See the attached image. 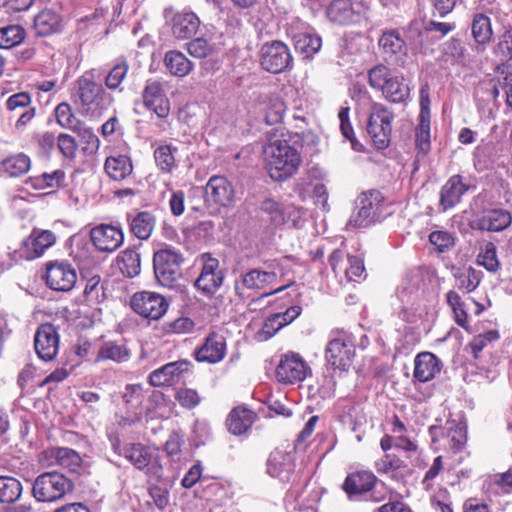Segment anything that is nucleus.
<instances>
[{"instance_id": "1", "label": "nucleus", "mask_w": 512, "mask_h": 512, "mask_svg": "<svg viewBox=\"0 0 512 512\" xmlns=\"http://www.w3.org/2000/svg\"><path fill=\"white\" fill-rule=\"evenodd\" d=\"M269 176L274 181H285L298 171L302 158L287 140L270 141L264 148Z\"/></svg>"}, {"instance_id": "2", "label": "nucleus", "mask_w": 512, "mask_h": 512, "mask_svg": "<svg viewBox=\"0 0 512 512\" xmlns=\"http://www.w3.org/2000/svg\"><path fill=\"white\" fill-rule=\"evenodd\" d=\"M75 102L85 114L95 115L107 110L113 97L95 81L94 70L86 71L75 82Z\"/></svg>"}, {"instance_id": "3", "label": "nucleus", "mask_w": 512, "mask_h": 512, "mask_svg": "<svg viewBox=\"0 0 512 512\" xmlns=\"http://www.w3.org/2000/svg\"><path fill=\"white\" fill-rule=\"evenodd\" d=\"M369 84L382 92L383 97L394 104H406L410 99V87L404 77L392 73L385 65H377L369 70Z\"/></svg>"}, {"instance_id": "4", "label": "nucleus", "mask_w": 512, "mask_h": 512, "mask_svg": "<svg viewBox=\"0 0 512 512\" xmlns=\"http://www.w3.org/2000/svg\"><path fill=\"white\" fill-rule=\"evenodd\" d=\"M393 112L382 103L373 102L367 121V133L377 149L389 146L392 132Z\"/></svg>"}, {"instance_id": "5", "label": "nucleus", "mask_w": 512, "mask_h": 512, "mask_svg": "<svg viewBox=\"0 0 512 512\" xmlns=\"http://www.w3.org/2000/svg\"><path fill=\"white\" fill-rule=\"evenodd\" d=\"M72 482L58 472H45L36 477L32 495L38 502H54L62 499L72 490Z\"/></svg>"}, {"instance_id": "6", "label": "nucleus", "mask_w": 512, "mask_h": 512, "mask_svg": "<svg viewBox=\"0 0 512 512\" xmlns=\"http://www.w3.org/2000/svg\"><path fill=\"white\" fill-rule=\"evenodd\" d=\"M384 208V196L380 191L371 190L361 193L356 200V211L351 215L348 225L361 228L379 220Z\"/></svg>"}, {"instance_id": "7", "label": "nucleus", "mask_w": 512, "mask_h": 512, "mask_svg": "<svg viewBox=\"0 0 512 512\" xmlns=\"http://www.w3.org/2000/svg\"><path fill=\"white\" fill-rule=\"evenodd\" d=\"M182 254L172 248H164L154 253V274L160 285L172 288L180 279Z\"/></svg>"}, {"instance_id": "8", "label": "nucleus", "mask_w": 512, "mask_h": 512, "mask_svg": "<svg viewBox=\"0 0 512 512\" xmlns=\"http://www.w3.org/2000/svg\"><path fill=\"white\" fill-rule=\"evenodd\" d=\"M261 67L274 74L292 67L293 58L288 46L279 40L265 42L259 52Z\"/></svg>"}, {"instance_id": "9", "label": "nucleus", "mask_w": 512, "mask_h": 512, "mask_svg": "<svg viewBox=\"0 0 512 512\" xmlns=\"http://www.w3.org/2000/svg\"><path fill=\"white\" fill-rule=\"evenodd\" d=\"M277 274L274 271H266L260 268L250 269L243 272L235 280V293L241 300L251 296V292H259L275 284Z\"/></svg>"}, {"instance_id": "10", "label": "nucleus", "mask_w": 512, "mask_h": 512, "mask_svg": "<svg viewBox=\"0 0 512 512\" xmlns=\"http://www.w3.org/2000/svg\"><path fill=\"white\" fill-rule=\"evenodd\" d=\"M369 5L364 0H333L327 8L328 18L337 24L359 22L366 17Z\"/></svg>"}, {"instance_id": "11", "label": "nucleus", "mask_w": 512, "mask_h": 512, "mask_svg": "<svg viewBox=\"0 0 512 512\" xmlns=\"http://www.w3.org/2000/svg\"><path fill=\"white\" fill-rule=\"evenodd\" d=\"M235 191L231 182L221 175L212 176L205 186V204L214 211L229 207L234 201Z\"/></svg>"}, {"instance_id": "12", "label": "nucleus", "mask_w": 512, "mask_h": 512, "mask_svg": "<svg viewBox=\"0 0 512 512\" xmlns=\"http://www.w3.org/2000/svg\"><path fill=\"white\" fill-rule=\"evenodd\" d=\"M130 304L135 313L150 320L160 319L168 309L166 299L161 294L151 291L135 293Z\"/></svg>"}, {"instance_id": "13", "label": "nucleus", "mask_w": 512, "mask_h": 512, "mask_svg": "<svg viewBox=\"0 0 512 512\" xmlns=\"http://www.w3.org/2000/svg\"><path fill=\"white\" fill-rule=\"evenodd\" d=\"M325 356L334 370L347 371L355 356V346L348 336L340 335L328 342Z\"/></svg>"}, {"instance_id": "14", "label": "nucleus", "mask_w": 512, "mask_h": 512, "mask_svg": "<svg viewBox=\"0 0 512 512\" xmlns=\"http://www.w3.org/2000/svg\"><path fill=\"white\" fill-rule=\"evenodd\" d=\"M309 371V367L299 354L289 352L281 356L275 374L279 382L295 384L303 381Z\"/></svg>"}, {"instance_id": "15", "label": "nucleus", "mask_w": 512, "mask_h": 512, "mask_svg": "<svg viewBox=\"0 0 512 512\" xmlns=\"http://www.w3.org/2000/svg\"><path fill=\"white\" fill-rule=\"evenodd\" d=\"M46 283L56 291H70L76 281L75 269L66 261H55L47 264Z\"/></svg>"}, {"instance_id": "16", "label": "nucleus", "mask_w": 512, "mask_h": 512, "mask_svg": "<svg viewBox=\"0 0 512 512\" xmlns=\"http://www.w3.org/2000/svg\"><path fill=\"white\" fill-rule=\"evenodd\" d=\"M34 348L43 361L55 359L59 351V334L53 324L45 323L38 327L34 336Z\"/></svg>"}, {"instance_id": "17", "label": "nucleus", "mask_w": 512, "mask_h": 512, "mask_svg": "<svg viewBox=\"0 0 512 512\" xmlns=\"http://www.w3.org/2000/svg\"><path fill=\"white\" fill-rule=\"evenodd\" d=\"M191 367V362L187 360L167 363L149 374V383L154 387L179 383L189 373Z\"/></svg>"}, {"instance_id": "18", "label": "nucleus", "mask_w": 512, "mask_h": 512, "mask_svg": "<svg viewBox=\"0 0 512 512\" xmlns=\"http://www.w3.org/2000/svg\"><path fill=\"white\" fill-rule=\"evenodd\" d=\"M440 61L446 68H466L472 59L465 43L459 38L452 37L442 44Z\"/></svg>"}, {"instance_id": "19", "label": "nucleus", "mask_w": 512, "mask_h": 512, "mask_svg": "<svg viewBox=\"0 0 512 512\" xmlns=\"http://www.w3.org/2000/svg\"><path fill=\"white\" fill-rule=\"evenodd\" d=\"M295 458L292 453L274 450L267 460V473L281 482H290L294 477Z\"/></svg>"}, {"instance_id": "20", "label": "nucleus", "mask_w": 512, "mask_h": 512, "mask_svg": "<svg viewBox=\"0 0 512 512\" xmlns=\"http://www.w3.org/2000/svg\"><path fill=\"white\" fill-rule=\"evenodd\" d=\"M90 237L93 245L99 251L108 253L117 250L124 241L122 230L108 224H101L94 227L90 232Z\"/></svg>"}, {"instance_id": "21", "label": "nucleus", "mask_w": 512, "mask_h": 512, "mask_svg": "<svg viewBox=\"0 0 512 512\" xmlns=\"http://www.w3.org/2000/svg\"><path fill=\"white\" fill-rule=\"evenodd\" d=\"M142 97L144 105L153 110L159 118H166L169 115L170 102L160 81L148 80Z\"/></svg>"}, {"instance_id": "22", "label": "nucleus", "mask_w": 512, "mask_h": 512, "mask_svg": "<svg viewBox=\"0 0 512 512\" xmlns=\"http://www.w3.org/2000/svg\"><path fill=\"white\" fill-rule=\"evenodd\" d=\"M226 355V339L218 333H210L203 345L195 351L198 362L218 363Z\"/></svg>"}, {"instance_id": "23", "label": "nucleus", "mask_w": 512, "mask_h": 512, "mask_svg": "<svg viewBox=\"0 0 512 512\" xmlns=\"http://www.w3.org/2000/svg\"><path fill=\"white\" fill-rule=\"evenodd\" d=\"M200 26L198 16L192 12L183 10L175 13L171 18V31L179 40L189 39L194 36Z\"/></svg>"}, {"instance_id": "24", "label": "nucleus", "mask_w": 512, "mask_h": 512, "mask_svg": "<svg viewBox=\"0 0 512 512\" xmlns=\"http://www.w3.org/2000/svg\"><path fill=\"white\" fill-rule=\"evenodd\" d=\"M382 54L391 61L397 62L406 55V43L397 29H388L382 32L378 40Z\"/></svg>"}, {"instance_id": "25", "label": "nucleus", "mask_w": 512, "mask_h": 512, "mask_svg": "<svg viewBox=\"0 0 512 512\" xmlns=\"http://www.w3.org/2000/svg\"><path fill=\"white\" fill-rule=\"evenodd\" d=\"M512 222L511 214L504 209L485 210L480 218L475 220L472 228L487 231H502Z\"/></svg>"}, {"instance_id": "26", "label": "nucleus", "mask_w": 512, "mask_h": 512, "mask_svg": "<svg viewBox=\"0 0 512 512\" xmlns=\"http://www.w3.org/2000/svg\"><path fill=\"white\" fill-rule=\"evenodd\" d=\"M31 96L27 92H20L11 95L6 106L9 111L18 116L16 128L24 127L35 115V108L31 107Z\"/></svg>"}, {"instance_id": "27", "label": "nucleus", "mask_w": 512, "mask_h": 512, "mask_svg": "<svg viewBox=\"0 0 512 512\" xmlns=\"http://www.w3.org/2000/svg\"><path fill=\"white\" fill-rule=\"evenodd\" d=\"M257 101L259 110L263 113V119L267 125H275L283 120L286 106L280 97L261 94Z\"/></svg>"}, {"instance_id": "28", "label": "nucleus", "mask_w": 512, "mask_h": 512, "mask_svg": "<svg viewBox=\"0 0 512 512\" xmlns=\"http://www.w3.org/2000/svg\"><path fill=\"white\" fill-rule=\"evenodd\" d=\"M468 190L461 175L451 176L440 191V206L443 210L453 208Z\"/></svg>"}, {"instance_id": "29", "label": "nucleus", "mask_w": 512, "mask_h": 512, "mask_svg": "<svg viewBox=\"0 0 512 512\" xmlns=\"http://www.w3.org/2000/svg\"><path fill=\"white\" fill-rule=\"evenodd\" d=\"M414 378L425 383L432 380L441 370L439 359L430 352L419 353L414 360Z\"/></svg>"}, {"instance_id": "30", "label": "nucleus", "mask_w": 512, "mask_h": 512, "mask_svg": "<svg viewBox=\"0 0 512 512\" xmlns=\"http://www.w3.org/2000/svg\"><path fill=\"white\" fill-rule=\"evenodd\" d=\"M56 237L49 230H33L30 237L24 241V247L27 249L26 258L34 259L43 255L45 250L55 244Z\"/></svg>"}, {"instance_id": "31", "label": "nucleus", "mask_w": 512, "mask_h": 512, "mask_svg": "<svg viewBox=\"0 0 512 512\" xmlns=\"http://www.w3.org/2000/svg\"><path fill=\"white\" fill-rule=\"evenodd\" d=\"M375 468L378 473L385 474L397 481L405 479L411 473L410 468L403 460L391 454H385L377 460Z\"/></svg>"}, {"instance_id": "32", "label": "nucleus", "mask_w": 512, "mask_h": 512, "mask_svg": "<svg viewBox=\"0 0 512 512\" xmlns=\"http://www.w3.org/2000/svg\"><path fill=\"white\" fill-rule=\"evenodd\" d=\"M255 418L256 415L252 410L238 406L228 414L226 426L230 433L242 435L251 428Z\"/></svg>"}, {"instance_id": "33", "label": "nucleus", "mask_w": 512, "mask_h": 512, "mask_svg": "<svg viewBox=\"0 0 512 512\" xmlns=\"http://www.w3.org/2000/svg\"><path fill=\"white\" fill-rule=\"evenodd\" d=\"M131 352L124 341H104L98 349L96 362L113 361L116 363L126 362L130 359Z\"/></svg>"}, {"instance_id": "34", "label": "nucleus", "mask_w": 512, "mask_h": 512, "mask_svg": "<svg viewBox=\"0 0 512 512\" xmlns=\"http://www.w3.org/2000/svg\"><path fill=\"white\" fill-rule=\"evenodd\" d=\"M260 209L263 213L267 214L268 220L274 226H281L285 224L291 217L297 214L294 207L284 205L271 198L265 199Z\"/></svg>"}, {"instance_id": "35", "label": "nucleus", "mask_w": 512, "mask_h": 512, "mask_svg": "<svg viewBox=\"0 0 512 512\" xmlns=\"http://www.w3.org/2000/svg\"><path fill=\"white\" fill-rule=\"evenodd\" d=\"M104 169L111 179L122 181L132 174L133 164L130 156L115 154L106 158Z\"/></svg>"}, {"instance_id": "36", "label": "nucleus", "mask_w": 512, "mask_h": 512, "mask_svg": "<svg viewBox=\"0 0 512 512\" xmlns=\"http://www.w3.org/2000/svg\"><path fill=\"white\" fill-rule=\"evenodd\" d=\"M376 477L373 473L362 471L349 474L344 483L343 489L349 498L370 491L375 485Z\"/></svg>"}, {"instance_id": "37", "label": "nucleus", "mask_w": 512, "mask_h": 512, "mask_svg": "<svg viewBox=\"0 0 512 512\" xmlns=\"http://www.w3.org/2000/svg\"><path fill=\"white\" fill-rule=\"evenodd\" d=\"M471 33L477 44V51H483L485 45L491 41L493 36L490 18L483 13H476L472 19Z\"/></svg>"}, {"instance_id": "38", "label": "nucleus", "mask_w": 512, "mask_h": 512, "mask_svg": "<svg viewBox=\"0 0 512 512\" xmlns=\"http://www.w3.org/2000/svg\"><path fill=\"white\" fill-rule=\"evenodd\" d=\"M62 28V19L56 12L45 9L34 18V29L38 36H49Z\"/></svg>"}, {"instance_id": "39", "label": "nucleus", "mask_w": 512, "mask_h": 512, "mask_svg": "<svg viewBox=\"0 0 512 512\" xmlns=\"http://www.w3.org/2000/svg\"><path fill=\"white\" fill-rule=\"evenodd\" d=\"M22 483L15 477L0 475V503L13 504L17 502L22 495Z\"/></svg>"}, {"instance_id": "40", "label": "nucleus", "mask_w": 512, "mask_h": 512, "mask_svg": "<svg viewBox=\"0 0 512 512\" xmlns=\"http://www.w3.org/2000/svg\"><path fill=\"white\" fill-rule=\"evenodd\" d=\"M295 50L309 58L317 53L321 46V37L308 32H300L293 36Z\"/></svg>"}, {"instance_id": "41", "label": "nucleus", "mask_w": 512, "mask_h": 512, "mask_svg": "<svg viewBox=\"0 0 512 512\" xmlns=\"http://www.w3.org/2000/svg\"><path fill=\"white\" fill-rule=\"evenodd\" d=\"M118 265L121 272L133 278L141 272V259L140 254L134 248H127L123 250L117 257Z\"/></svg>"}, {"instance_id": "42", "label": "nucleus", "mask_w": 512, "mask_h": 512, "mask_svg": "<svg viewBox=\"0 0 512 512\" xmlns=\"http://www.w3.org/2000/svg\"><path fill=\"white\" fill-rule=\"evenodd\" d=\"M164 62L170 73L177 77H184L193 69V63L179 51H168Z\"/></svg>"}, {"instance_id": "43", "label": "nucleus", "mask_w": 512, "mask_h": 512, "mask_svg": "<svg viewBox=\"0 0 512 512\" xmlns=\"http://www.w3.org/2000/svg\"><path fill=\"white\" fill-rule=\"evenodd\" d=\"M119 455L124 456L140 470L147 467L151 460V454L148 449L140 443L123 447V452L120 451Z\"/></svg>"}, {"instance_id": "44", "label": "nucleus", "mask_w": 512, "mask_h": 512, "mask_svg": "<svg viewBox=\"0 0 512 512\" xmlns=\"http://www.w3.org/2000/svg\"><path fill=\"white\" fill-rule=\"evenodd\" d=\"M155 224V219L149 212H139L130 222L131 232L139 239L146 240L150 237Z\"/></svg>"}, {"instance_id": "45", "label": "nucleus", "mask_w": 512, "mask_h": 512, "mask_svg": "<svg viewBox=\"0 0 512 512\" xmlns=\"http://www.w3.org/2000/svg\"><path fill=\"white\" fill-rule=\"evenodd\" d=\"M129 70L128 62L125 59L119 60L107 73L104 79L105 87L109 90L123 91V83Z\"/></svg>"}, {"instance_id": "46", "label": "nucleus", "mask_w": 512, "mask_h": 512, "mask_svg": "<svg viewBox=\"0 0 512 512\" xmlns=\"http://www.w3.org/2000/svg\"><path fill=\"white\" fill-rule=\"evenodd\" d=\"M2 168L11 177L21 176L30 169V158L22 153L8 157L3 160Z\"/></svg>"}, {"instance_id": "47", "label": "nucleus", "mask_w": 512, "mask_h": 512, "mask_svg": "<svg viewBox=\"0 0 512 512\" xmlns=\"http://www.w3.org/2000/svg\"><path fill=\"white\" fill-rule=\"evenodd\" d=\"M425 114L418 117V125L415 131V144L419 153L426 155L431 148L430 141V119L425 118Z\"/></svg>"}, {"instance_id": "48", "label": "nucleus", "mask_w": 512, "mask_h": 512, "mask_svg": "<svg viewBox=\"0 0 512 512\" xmlns=\"http://www.w3.org/2000/svg\"><path fill=\"white\" fill-rule=\"evenodd\" d=\"M57 123L64 129L76 131L83 124L72 112L68 103H60L55 109Z\"/></svg>"}, {"instance_id": "49", "label": "nucleus", "mask_w": 512, "mask_h": 512, "mask_svg": "<svg viewBox=\"0 0 512 512\" xmlns=\"http://www.w3.org/2000/svg\"><path fill=\"white\" fill-rule=\"evenodd\" d=\"M25 38V30L20 25H8L0 28V48L10 49Z\"/></svg>"}, {"instance_id": "50", "label": "nucleus", "mask_w": 512, "mask_h": 512, "mask_svg": "<svg viewBox=\"0 0 512 512\" xmlns=\"http://www.w3.org/2000/svg\"><path fill=\"white\" fill-rule=\"evenodd\" d=\"M177 151L176 147H172L171 145H162L159 146L154 151V158L157 166L161 169V171L169 173L176 166L174 152Z\"/></svg>"}, {"instance_id": "51", "label": "nucleus", "mask_w": 512, "mask_h": 512, "mask_svg": "<svg viewBox=\"0 0 512 512\" xmlns=\"http://www.w3.org/2000/svg\"><path fill=\"white\" fill-rule=\"evenodd\" d=\"M477 262L489 272H496L499 269L500 262L497 257V249L494 243L487 242L484 244L477 257Z\"/></svg>"}, {"instance_id": "52", "label": "nucleus", "mask_w": 512, "mask_h": 512, "mask_svg": "<svg viewBox=\"0 0 512 512\" xmlns=\"http://www.w3.org/2000/svg\"><path fill=\"white\" fill-rule=\"evenodd\" d=\"M347 281H359L365 278L363 260L358 256L348 255L342 272Z\"/></svg>"}, {"instance_id": "53", "label": "nucleus", "mask_w": 512, "mask_h": 512, "mask_svg": "<svg viewBox=\"0 0 512 512\" xmlns=\"http://www.w3.org/2000/svg\"><path fill=\"white\" fill-rule=\"evenodd\" d=\"M56 462L65 468L74 469L81 463L80 455L73 449L59 447L53 451Z\"/></svg>"}, {"instance_id": "54", "label": "nucleus", "mask_w": 512, "mask_h": 512, "mask_svg": "<svg viewBox=\"0 0 512 512\" xmlns=\"http://www.w3.org/2000/svg\"><path fill=\"white\" fill-rule=\"evenodd\" d=\"M340 121V130L345 139L351 142L352 149L355 151H361L362 144L355 138L353 127L349 121V108L342 107L338 113Z\"/></svg>"}, {"instance_id": "55", "label": "nucleus", "mask_w": 512, "mask_h": 512, "mask_svg": "<svg viewBox=\"0 0 512 512\" xmlns=\"http://www.w3.org/2000/svg\"><path fill=\"white\" fill-rule=\"evenodd\" d=\"M480 274L481 273L479 271L469 267L456 277L457 287L467 293L474 291L480 284Z\"/></svg>"}, {"instance_id": "56", "label": "nucleus", "mask_w": 512, "mask_h": 512, "mask_svg": "<svg viewBox=\"0 0 512 512\" xmlns=\"http://www.w3.org/2000/svg\"><path fill=\"white\" fill-rule=\"evenodd\" d=\"M223 279V274H200L195 286L205 294H213L222 285Z\"/></svg>"}, {"instance_id": "57", "label": "nucleus", "mask_w": 512, "mask_h": 512, "mask_svg": "<svg viewBox=\"0 0 512 512\" xmlns=\"http://www.w3.org/2000/svg\"><path fill=\"white\" fill-rule=\"evenodd\" d=\"M279 319L280 317L278 314H273L269 316L265 320L262 328L256 333V338L259 341H267L271 337H273L276 334V332L283 327Z\"/></svg>"}, {"instance_id": "58", "label": "nucleus", "mask_w": 512, "mask_h": 512, "mask_svg": "<svg viewBox=\"0 0 512 512\" xmlns=\"http://www.w3.org/2000/svg\"><path fill=\"white\" fill-rule=\"evenodd\" d=\"M175 399L186 409L195 408L201 401L198 392L191 388H180L175 394Z\"/></svg>"}, {"instance_id": "59", "label": "nucleus", "mask_w": 512, "mask_h": 512, "mask_svg": "<svg viewBox=\"0 0 512 512\" xmlns=\"http://www.w3.org/2000/svg\"><path fill=\"white\" fill-rule=\"evenodd\" d=\"M187 50L195 58H205L213 52V45L204 38H195L187 43Z\"/></svg>"}, {"instance_id": "60", "label": "nucleus", "mask_w": 512, "mask_h": 512, "mask_svg": "<svg viewBox=\"0 0 512 512\" xmlns=\"http://www.w3.org/2000/svg\"><path fill=\"white\" fill-rule=\"evenodd\" d=\"M495 53L501 57L502 61L512 59V28H507L501 35L495 48Z\"/></svg>"}, {"instance_id": "61", "label": "nucleus", "mask_w": 512, "mask_h": 512, "mask_svg": "<svg viewBox=\"0 0 512 512\" xmlns=\"http://www.w3.org/2000/svg\"><path fill=\"white\" fill-rule=\"evenodd\" d=\"M429 241L439 252H445L454 245V238L447 231H433L429 235Z\"/></svg>"}, {"instance_id": "62", "label": "nucleus", "mask_w": 512, "mask_h": 512, "mask_svg": "<svg viewBox=\"0 0 512 512\" xmlns=\"http://www.w3.org/2000/svg\"><path fill=\"white\" fill-rule=\"evenodd\" d=\"M75 132L78 134V136L81 138V140L86 144V146L84 148L86 151L93 153L99 149V146H100L99 138L97 137V135L94 133V131L91 128L86 127V126H84V124H82L79 127V129H77Z\"/></svg>"}, {"instance_id": "63", "label": "nucleus", "mask_w": 512, "mask_h": 512, "mask_svg": "<svg viewBox=\"0 0 512 512\" xmlns=\"http://www.w3.org/2000/svg\"><path fill=\"white\" fill-rule=\"evenodd\" d=\"M447 437L449 438V447L454 452L462 450L466 444V431L462 427L451 428L447 433Z\"/></svg>"}, {"instance_id": "64", "label": "nucleus", "mask_w": 512, "mask_h": 512, "mask_svg": "<svg viewBox=\"0 0 512 512\" xmlns=\"http://www.w3.org/2000/svg\"><path fill=\"white\" fill-rule=\"evenodd\" d=\"M61 153L67 158H73L76 153L77 144L74 137L68 134H60L57 142Z\"/></svg>"}]
</instances>
